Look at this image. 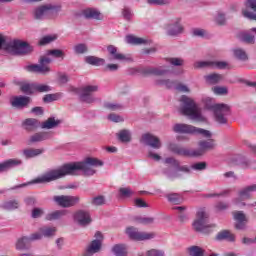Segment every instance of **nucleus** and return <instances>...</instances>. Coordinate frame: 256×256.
<instances>
[{
    "instance_id": "4c0bfd02",
    "label": "nucleus",
    "mask_w": 256,
    "mask_h": 256,
    "mask_svg": "<svg viewBox=\"0 0 256 256\" xmlns=\"http://www.w3.org/2000/svg\"><path fill=\"white\" fill-rule=\"evenodd\" d=\"M85 62L88 63V65H94L96 67H99V65H105V59L96 56H86Z\"/></svg>"
},
{
    "instance_id": "2eb2a0df",
    "label": "nucleus",
    "mask_w": 256,
    "mask_h": 256,
    "mask_svg": "<svg viewBox=\"0 0 256 256\" xmlns=\"http://www.w3.org/2000/svg\"><path fill=\"white\" fill-rule=\"evenodd\" d=\"M127 235L134 241H149L155 239V233L153 232H139L137 228L129 227L126 230Z\"/></svg>"
},
{
    "instance_id": "5fc2aeb1",
    "label": "nucleus",
    "mask_w": 256,
    "mask_h": 256,
    "mask_svg": "<svg viewBox=\"0 0 256 256\" xmlns=\"http://www.w3.org/2000/svg\"><path fill=\"white\" fill-rule=\"evenodd\" d=\"M190 169H193L194 171H205L207 169V163L206 162H197L190 166Z\"/></svg>"
},
{
    "instance_id": "c9c22d12",
    "label": "nucleus",
    "mask_w": 256,
    "mask_h": 256,
    "mask_svg": "<svg viewBox=\"0 0 256 256\" xmlns=\"http://www.w3.org/2000/svg\"><path fill=\"white\" fill-rule=\"evenodd\" d=\"M83 15L86 19H96L97 21H99V19H101L100 18L101 12H99L95 8H88V9L84 10Z\"/></svg>"
},
{
    "instance_id": "f03ea898",
    "label": "nucleus",
    "mask_w": 256,
    "mask_h": 256,
    "mask_svg": "<svg viewBox=\"0 0 256 256\" xmlns=\"http://www.w3.org/2000/svg\"><path fill=\"white\" fill-rule=\"evenodd\" d=\"M63 11L61 2H47L35 8L33 17L36 21H43L44 19H57L59 13Z\"/></svg>"
},
{
    "instance_id": "412c9836",
    "label": "nucleus",
    "mask_w": 256,
    "mask_h": 256,
    "mask_svg": "<svg viewBox=\"0 0 256 256\" xmlns=\"http://www.w3.org/2000/svg\"><path fill=\"white\" fill-rule=\"evenodd\" d=\"M109 61H131V58L119 52V49L113 45L107 47Z\"/></svg>"
},
{
    "instance_id": "680f3d73",
    "label": "nucleus",
    "mask_w": 256,
    "mask_h": 256,
    "mask_svg": "<svg viewBox=\"0 0 256 256\" xmlns=\"http://www.w3.org/2000/svg\"><path fill=\"white\" fill-rule=\"evenodd\" d=\"M109 121H112L113 123H123V117L117 115V114H110L108 115Z\"/></svg>"
},
{
    "instance_id": "ddd939ff",
    "label": "nucleus",
    "mask_w": 256,
    "mask_h": 256,
    "mask_svg": "<svg viewBox=\"0 0 256 256\" xmlns=\"http://www.w3.org/2000/svg\"><path fill=\"white\" fill-rule=\"evenodd\" d=\"M54 203L58 204L59 207H64L65 209L69 207H75L81 201L79 196H70V195H60L53 197Z\"/></svg>"
},
{
    "instance_id": "4be33fe9",
    "label": "nucleus",
    "mask_w": 256,
    "mask_h": 256,
    "mask_svg": "<svg viewBox=\"0 0 256 256\" xmlns=\"http://www.w3.org/2000/svg\"><path fill=\"white\" fill-rule=\"evenodd\" d=\"M74 221L81 227H87L91 224V214L85 210H78L74 213Z\"/></svg>"
},
{
    "instance_id": "a19ab883",
    "label": "nucleus",
    "mask_w": 256,
    "mask_h": 256,
    "mask_svg": "<svg viewBox=\"0 0 256 256\" xmlns=\"http://www.w3.org/2000/svg\"><path fill=\"white\" fill-rule=\"evenodd\" d=\"M187 252L190 256H205V249L200 246H190L187 248Z\"/></svg>"
},
{
    "instance_id": "0e129e2a",
    "label": "nucleus",
    "mask_w": 256,
    "mask_h": 256,
    "mask_svg": "<svg viewBox=\"0 0 256 256\" xmlns=\"http://www.w3.org/2000/svg\"><path fill=\"white\" fill-rule=\"evenodd\" d=\"M215 209L217 211H225V210L229 209V203H227V202H218L215 205Z\"/></svg>"
},
{
    "instance_id": "72a5a7b5",
    "label": "nucleus",
    "mask_w": 256,
    "mask_h": 256,
    "mask_svg": "<svg viewBox=\"0 0 256 256\" xmlns=\"http://www.w3.org/2000/svg\"><path fill=\"white\" fill-rule=\"evenodd\" d=\"M217 241H235V235L231 233L229 230H223L219 232L216 236Z\"/></svg>"
},
{
    "instance_id": "c85d7f7f",
    "label": "nucleus",
    "mask_w": 256,
    "mask_h": 256,
    "mask_svg": "<svg viewBox=\"0 0 256 256\" xmlns=\"http://www.w3.org/2000/svg\"><path fill=\"white\" fill-rule=\"evenodd\" d=\"M23 161L19 159H9L2 163H0V173H4V171H9V169H13V167H17L21 165Z\"/></svg>"
},
{
    "instance_id": "3c124183",
    "label": "nucleus",
    "mask_w": 256,
    "mask_h": 256,
    "mask_svg": "<svg viewBox=\"0 0 256 256\" xmlns=\"http://www.w3.org/2000/svg\"><path fill=\"white\" fill-rule=\"evenodd\" d=\"M87 51H89L87 44L80 43L74 46V53H76V55H83L87 53Z\"/></svg>"
},
{
    "instance_id": "f257e3e1",
    "label": "nucleus",
    "mask_w": 256,
    "mask_h": 256,
    "mask_svg": "<svg viewBox=\"0 0 256 256\" xmlns=\"http://www.w3.org/2000/svg\"><path fill=\"white\" fill-rule=\"evenodd\" d=\"M93 167H103V161L97 158L88 157L83 162L64 164L58 169L50 170L28 183L16 185L9 190L15 191V189H23V187H27V185L51 183V181H57V179H61L67 175H77V171H82L84 175L91 177V175L97 173Z\"/></svg>"
},
{
    "instance_id": "603ef678",
    "label": "nucleus",
    "mask_w": 256,
    "mask_h": 256,
    "mask_svg": "<svg viewBox=\"0 0 256 256\" xmlns=\"http://www.w3.org/2000/svg\"><path fill=\"white\" fill-rule=\"evenodd\" d=\"M105 109H109V111H121L123 109V105L119 103L106 102L104 103Z\"/></svg>"
},
{
    "instance_id": "774afa93",
    "label": "nucleus",
    "mask_w": 256,
    "mask_h": 256,
    "mask_svg": "<svg viewBox=\"0 0 256 256\" xmlns=\"http://www.w3.org/2000/svg\"><path fill=\"white\" fill-rule=\"evenodd\" d=\"M147 256H165V252L157 249H152L147 252Z\"/></svg>"
},
{
    "instance_id": "052dcab7",
    "label": "nucleus",
    "mask_w": 256,
    "mask_h": 256,
    "mask_svg": "<svg viewBox=\"0 0 256 256\" xmlns=\"http://www.w3.org/2000/svg\"><path fill=\"white\" fill-rule=\"evenodd\" d=\"M122 15L126 21H131V19H133V12H131V9L129 8H124L122 10Z\"/></svg>"
},
{
    "instance_id": "473e14b6",
    "label": "nucleus",
    "mask_w": 256,
    "mask_h": 256,
    "mask_svg": "<svg viewBox=\"0 0 256 256\" xmlns=\"http://www.w3.org/2000/svg\"><path fill=\"white\" fill-rule=\"evenodd\" d=\"M65 215H67V210H56L54 212L48 213L45 219L46 221H57L58 219L65 217Z\"/></svg>"
},
{
    "instance_id": "ea45409f",
    "label": "nucleus",
    "mask_w": 256,
    "mask_h": 256,
    "mask_svg": "<svg viewBox=\"0 0 256 256\" xmlns=\"http://www.w3.org/2000/svg\"><path fill=\"white\" fill-rule=\"evenodd\" d=\"M29 243H31V240H29V237L24 236L22 238H19L16 243V249H18L19 251L29 249Z\"/></svg>"
},
{
    "instance_id": "39448f33",
    "label": "nucleus",
    "mask_w": 256,
    "mask_h": 256,
    "mask_svg": "<svg viewBox=\"0 0 256 256\" xmlns=\"http://www.w3.org/2000/svg\"><path fill=\"white\" fill-rule=\"evenodd\" d=\"M193 229L198 233L209 235L213 233L215 224H209V212L205 208H200L196 213V219L193 222Z\"/></svg>"
},
{
    "instance_id": "393cba45",
    "label": "nucleus",
    "mask_w": 256,
    "mask_h": 256,
    "mask_svg": "<svg viewBox=\"0 0 256 256\" xmlns=\"http://www.w3.org/2000/svg\"><path fill=\"white\" fill-rule=\"evenodd\" d=\"M252 33H256V28H251L248 31L240 32L238 34V38L243 43H247L248 45H255V35Z\"/></svg>"
},
{
    "instance_id": "e433bc0d",
    "label": "nucleus",
    "mask_w": 256,
    "mask_h": 256,
    "mask_svg": "<svg viewBox=\"0 0 256 256\" xmlns=\"http://www.w3.org/2000/svg\"><path fill=\"white\" fill-rule=\"evenodd\" d=\"M233 54L235 59H238V61H242V62H246L249 61V55L247 54V52L245 50H243L242 48H236L233 50Z\"/></svg>"
},
{
    "instance_id": "f8f14e48",
    "label": "nucleus",
    "mask_w": 256,
    "mask_h": 256,
    "mask_svg": "<svg viewBox=\"0 0 256 256\" xmlns=\"http://www.w3.org/2000/svg\"><path fill=\"white\" fill-rule=\"evenodd\" d=\"M99 91V86L97 85H87L80 89V99L83 103H95L97 98L93 95V93H97Z\"/></svg>"
},
{
    "instance_id": "864d4df0",
    "label": "nucleus",
    "mask_w": 256,
    "mask_h": 256,
    "mask_svg": "<svg viewBox=\"0 0 256 256\" xmlns=\"http://www.w3.org/2000/svg\"><path fill=\"white\" fill-rule=\"evenodd\" d=\"M49 91H51V86L35 83V93H49Z\"/></svg>"
},
{
    "instance_id": "6e6d98bb",
    "label": "nucleus",
    "mask_w": 256,
    "mask_h": 256,
    "mask_svg": "<svg viewBox=\"0 0 256 256\" xmlns=\"http://www.w3.org/2000/svg\"><path fill=\"white\" fill-rule=\"evenodd\" d=\"M168 63L174 67H182V65L185 63V60H183V58H169Z\"/></svg>"
},
{
    "instance_id": "423d86ee",
    "label": "nucleus",
    "mask_w": 256,
    "mask_h": 256,
    "mask_svg": "<svg viewBox=\"0 0 256 256\" xmlns=\"http://www.w3.org/2000/svg\"><path fill=\"white\" fill-rule=\"evenodd\" d=\"M172 131H174V133H179L180 135H202V137H206V139H211L212 135L209 130L197 128L185 123L174 124Z\"/></svg>"
},
{
    "instance_id": "9d476101",
    "label": "nucleus",
    "mask_w": 256,
    "mask_h": 256,
    "mask_svg": "<svg viewBox=\"0 0 256 256\" xmlns=\"http://www.w3.org/2000/svg\"><path fill=\"white\" fill-rule=\"evenodd\" d=\"M214 117L220 125H225L227 123L228 115H231V106L227 104H216L213 106Z\"/></svg>"
},
{
    "instance_id": "1a4fd4ad",
    "label": "nucleus",
    "mask_w": 256,
    "mask_h": 256,
    "mask_svg": "<svg viewBox=\"0 0 256 256\" xmlns=\"http://www.w3.org/2000/svg\"><path fill=\"white\" fill-rule=\"evenodd\" d=\"M51 58L49 56H42L40 57L39 63L40 64H32L25 66V71H28V73H40V75H47L51 71V68L49 67L51 63Z\"/></svg>"
},
{
    "instance_id": "13d9d810",
    "label": "nucleus",
    "mask_w": 256,
    "mask_h": 256,
    "mask_svg": "<svg viewBox=\"0 0 256 256\" xmlns=\"http://www.w3.org/2000/svg\"><path fill=\"white\" fill-rule=\"evenodd\" d=\"M28 239L30 240V243H31V241H39V240L43 239V234L41 233V228L39 229L38 232L31 234L28 237Z\"/></svg>"
},
{
    "instance_id": "09e8293b",
    "label": "nucleus",
    "mask_w": 256,
    "mask_h": 256,
    "mask_svg": "<svg viewBox=\"0 0 256 256\" xmlns=\"http://www.w3.org/2000/svg\"><path fill=\"white\" fill-rule=\"evenodd\" d=\"M56 232L57 228L55 227L44 226L40 228V233L42 234V237H53V235H55Z\"/></svg>"
},
{
    "instance_id": "a18cd8bd",
    "label": "nucleus",
    "mask_w": 256,
    "mask_h": 256,
    "mask_svg": "<svg viewBox=\"0 0 256 256\" xmlns=\"http://www.w3.org/2000/svg\"><path fill=\"white\" fill-rule=\"evenodd\" d=\"M205 80L207 83H210L211 85H216V83H220L223 81V75L221 74H210L205 76Z\"/></svg>"
},
{
    "instance_id": "20e7f679",
    "label": "nucleus",
    "mask_w": 256,
    "mask_h": 256,
    "mask_svg": "<svg viewBox=\"0 0 256 256\" xmlns=\"http://www.w3.org/2000/svg\"><path fill=\"white\" fill-rule=\"evenodd\" d=\"M1 48L12 55H28V53L33 51V48L27 42L14 40L13 42L7 43L2 36H0V49Z\"/></svg>"
},
{
    "instance_id": "69168bd1",
    "label": "nucleus",
    "mask_w": 256,
    "mask_h": 256,
    "mask_svg": "<svg viewBox=\"0 0 256 256\" xmlns=\"http://www.w3.org/2000/svg\"><path fill=\"white\" fill-rule=\"evenodd\" d=\"M170 0H147L148 5H167Z\"/></svg>"
},
{
    "instance_id": "49530a36",
    "label": "nucleus",
    "mask_w": 256,
    "mask_h": 256,
    "mask_svg": "<svg viewBox=\"0 0 256 256\" xmlns=\"http://www.w3.org/2000/svg\"><path fill=\"white\" fill-rule=\"evenodd\" d=\"M157 85H164L167 89H176L177 81L171 79H160L156 81Z\"/></svg>"
},
{
    "instance_id": "dca6fc26",
    "label": "nucleus",
    "mask_w": 256,
    "mask_h": 256,
    "mask_svg": "<svg viewBox=\"0 0 256 256\" xmlns=\"http://www.w3.org/2000/svg\"><path fill=\"white\" fill-rule=\"evenodd\" d=\"M229 64L225 61H198L194 63L195 69H227Z\"/></svg>"
},
{
    "instance_id": "f3484780",
    "label": "nucleus",
    "mask_w": 256,
    "mask_h": 256,
    "mask_svg": "<svg viewBox=\"0 0 256 256\" xmlns=\"http://www.w3.org/2000/svg\"><path fill=\"white\" fill-rule=\"evenodd\" d=\"M170 151L175 153L176 155H180V157H199L201 155L200 151H196L195 149H189L185 147H181L176 144H171L169 146Z\"/></svg>"
},
{
    "instance_id": "2f4dec72",
    "label": "nucleus",
    "mask_w": 256,
    "mask_h": 256,
    "mask_svg": "<svg viewBox=\"0 0 256 256\" xmlns=\"http://www.w3.org/2000/svg\"><path fill=\"white\" fill-rule=\"evenodd\" d=\"M60 124L61 120H55L54 117H50L40 124V127L41 129H55V127H59Z\"/></svg>"
},
{
    "instance_id": "79ce46f5",
    "label": "nucleus",
    "mask_w": 256,
    "mask_h": 256,
    "mask_svg": "<svg viewBox=\"0 0 256 256\" xmlns=\"http://www.w3.org/2000/svg\"><path fill=\"white\" fill-rule=\"evenodd\" d=\"M214 21L216 25H219L220 27H225V25H227V16L225 12H217L216 16L214 17Z\"/></svg>"
},
{
    "instance_id": "e2e57ef3",
    "label": "nucleus",
    "mask_w": 256,
    "mask_h": 256,
    "mask_svg": "<svg viewBox=\"0 0 256 256\" xmlns=\"http://www.w3.org/2000/svg\"><path fill=\"white\" fill-rule=\"evenodd\" d=\"M213 92L215 93V95H227V88L216 86L213 88Z\"/></svg>"
},
{
    "instance_id": "c756f323",
    "label": "nucleus",
    "mask_w": 256,
    "mask_h": 256,
    "mask_svg": "<svg viewBox=\"0 0 256 256\" xmlns=\"http://www.w3.org/2000/svg\"><path fill=\"white\" fill-rule=\"evenodd\" d=\"M19 207L20 204L17 199L6 200L0 204V209H2V211H15L16 209H19Z\"/></svg>"
},
{
    "instance_id": "7ed1b4c3",
    "label": "nucleus",
    "mask_w": 256,
    "mask_h": 256,
    "mask_svg": "<svg viewBox=\"0 0 256 256\" xmlns=\"http://www.w3.org/2000/svg\"><path fill=\"white\" fill-rule=\"evenodd\" d=\"M180 113L189 117L193 121H205V117L201 114V108L195 103V100L189 96L183 95L180 98Z\"/></svg>"
},
{
    "instance_id": "4d7b16f0",
    "label": "nucleus",
    "mask_w": 256,
    "mask_h": 256,
    "mask_svg": "<svg viewBox=\"0 0 256 256\" xmlns=\"http://www.w3.org/2000/svg\"><path fill=\"white\" fill-rule=\"evenodd\" d=\"M56 37L55 36H44L40 39L39 45H49V43H53L55 41Z\"/></svg>"
},
{
    "instance_id": "6ab92c4d",
    "label": "nucleus",
    "mask_w": 256,
    "mask_h": 256,
    "mask_svg": "<svg viewBox=\"0 0 256 256\" xmlns=\"http://www.w3.org/2000/svg\"><path fill=\"white\" fill-rule=\"evenodd\" d=\"M140 143H143L144 145H148V147H152V149H161L162 144L159 137L146 133L143 134Z\"/></svg>"
},
{
    "instance_id": "c03bdc74",
    "label": "nucleus",
    "mask_w": 256,
    "mask_h": 256,
    "mask_svg": "<svg viewBox=\"0 0 256 256\" xmlns=\"http://www.w3.org/2000/svg\"><path fill=\"white\" fill-rule=\"evenodd\" d=\"M166 197L169 203H172V205H181V203H183V197L180 196V194L171 193L168 194Z\"/></svg>"
},
{
    "instance_id": "aec40b11",
    "label": "nucleus",
    "mask_w": 256,
    "mask_h": 256,
    "mask_svg": "<svg viewBox=\"0 0 256 256\" xmlns=\"http://www.w3.org/2000/svg\"><path fill=\"white\" fill-rule=\"evenodd\" d=\"M166 33L170 37H177L183 33V25H181V18H176L174 21L169 23L166 27Z\"/></svg>"
},
{
    "instance_id": "0eeeda50",
    "label": "nucleus",
    "mask_w": 256,
    "mask_h": 256,
    "mask_svg": "<svg viewBox=\"0 0 256 256\" xmlns=\"http://www.w3.org/2000/svg\"><path fill=\"white\" fill-rule=\"evenodd\" d=\"M165 163L167 165H171V168H168L164 171L165 175L168 177V179H177L178 177H181V172L182 173H191V166H181V163L179 160L169 157L165 159Z\"/></svg>"
},
{
    "instance_id": "f704fd0d",
    "label": "nucleus",
    "mask_w": 256,
    "mask_h": 256,
    "mask_svg": "<svg viewBox=\"0 0 256 256\" xmlns=\"http://www.w3.org/2000/svg\"><path fill=\"white\" fill-rule=\"evenodd\" d=\"M126 43L129 45H147L149 41L147 39L139 38L137 36L128 35L126 36Z\"/></svg>"
},
{
    "instance_id": "4468645a",
    "label": "nucleus",
    "mask_w": 256,
    "mask_h": 256,
    "mask_svg": "<svg viewBox=\"0 0 256 256\" xmlns=\"http://www.w3.org/2000/svg\"><path fill=\"white\" fill-rule=\"evenodd\" d=\"M95 240H93L86 248L83 256H93L95 253L101 251V246L103 245V234L101 232L95 233Z\"/></svg>"
},
{
    "instance_id": "9b49d317",
    "label": "nucleus",
    "mask_w": 256,
    "mask_h": 256,
    "mask_svg": "<svg viewBox=\"0 0 256 256\" xmlns=\"http://www.w3.org/2000/svg\"><path fill=\"white\" fill-rule=\"evenodd\" d=\"M256 191V184L245 186L238 191V198L233 200L234 205H239L240 207H245L247 203L242 202L246 199H251L253 193Z\"/></svg>"
},
{
    "instance_id": "6e6552de",
    "label": "nucleus",
    "mask_w": 256,
    "mask_h": 256,
    "mask_svg": "<svg viewBox=\"0 0 256 256\" xmlns=\"http://www.w3.org/2000/svg\"><path fill=\"white\" fill-rule=\"evenodd\" d=\"M132 75H156V76H163L169 75L171 70L167 66H159V67H138L131 69Z\"/></svg>"
},
{
    "instance_id": "8fccbe9b",
    "label": "nucleus",
    "mask_w": 256,
    "mask_h": 256,
    "mask_svg": "<svg viewBox=\"0 0 256 256\" xmlns=\"http://www.w3.org/2000/svg\"><path fill=\"white\" fill-rule=\"evenodd\" d=\"M47 55H51L55 59H65V52L60 49L48 50Z\"/></svg>"
},
{
    "instance_id": "cd10ccee",
    "label": "nucleus",
    "mask_w": 256,
    "mask_h": 256,
    "mask_svg": "<svg viewBox=\"0 0 256 256\" xmlns=\"http://www.w3.org/2000/svg\"><path fill=\"white\" fill-rule=\"evenodd\" d=\"M47 139H51V133L37 132L29 137L27 143L33 145V143H41L42 141H47Z\"/></svg>"
},
{
    "instance_id": "bf43d9fd",
    "label": "nucleus",
    "mask_w": 256,
    "mask_h": 256,
    "mask_svg": "<svg viewBox=\"0 0 256 256\" xmlns=\"http://www.w3.org/2000/svg\"><path fill=\"white\" fill-rule=\"evenodd\" d=\"M91 203L95 206L105 205V197L103 196L94 197L92 198Z\"/></svg>"
},
{
    "instance_id": "338daca9",
    "label": "nucleus",
    "mask_w": 256,
    "mask_h": 256,
    "mask_svg": "<svg viewBox=\"0 0 256 256\" xmlns=\"http://www.w3.org/2000/svg\"><path fill=\"white\" fill-rule=\"evenodd\" d=\"M119 193L121 197H131L133 195V191L130 188H120Z\"/></svg>"
},
{
    "instance_id": "7c9ffc66",
    "label": "nucleus",
    "mask_w": 256,
    "mask_h": 256,
    "mask_svg": "<svg viewBox=\"0 0 256 256\" xmlns=\"http://www.w3.org/2000/svg\"><path fill=\"white\" fill-rule=\"evenodd\" d=\"M43 153H45V149L43 148H27L23 150L25 159H33V157H39V155H43Z\"/></svg>"
},
{
    "instance_id": "5701e85b",
    "label": "nucleus",
    "mask_w": 256,
    "mask_h": 256,
    "mask_svg": "<svg viewBox=\"0 0 256 256\" xmlns=\"http://www.w3.org/2000/svg\"><path fill=\"white\" fill-rule=\"evenodd\" d=\"M233 215L236 221L235 228L239 231H245V229H247V223H249V219L245 213H243V211H236Z\"/></svg>"
},
{
    "instance_id": "bb28decb",
    "label": "nucleus",
    "mask_w": 256,
    "mask_h": 256,
    "mask_svg": "<svg viewBox=\"0 0 256 256\" xmlns=\"http://www.w3.org/2000/svg\"><path fill=\"white\" fill-rule=\"evenodd\" d=\"M199 148L195 149L196 151H200L199 157L205 155V151H211L214 147H216L215 140L208 139V140H201L198 143Z\"/></svg>"
},
{
    "instance_id": "de8ad7c7",
    "label": "nucleus",
    "mask_w": 256,
    "mask_h": 256,
    "mask_svg": "<svg viewBox=\"0 0 256 256\" xmlns=\"http://www.w3.org/2000/svg\"><path fill=\"white\" fill-rule=\"evenodd\" d=\"M20 89L25 95H33V93H35V83H24L21 85Z\"/></svg>"
},
{
    "instance_id": "a211bd4d",
    "label": "nucleus",
    "mask_w": 256,
    "mask_h": 256,
    "mask_svg": "<svg viewBox=\"0 0 256 256\" xmlns=\"http://www.w3.org/2000/svg\"><path fill=\"white\" fill-rule=\"evenodd\" d=\"M242 15L249 21H256V0H245Z\"/></svg>"
},
{
    "instance_id": "a878e982",
    "label": "nucleus",
    "mask_w": 256,
    "mask_h": 256,
    "mask_svg": "<svg viewBox=\"0 0 256 256\" xmlns=\"http://www.w3.org/2000/svg\"><path fill=\"white\" fill-rule=\"evenodd\" d=\"M31 103V97L29 96H16L11 100V105L16 109H24Z\"/></svg>"
},
{
    "instance_id": "b1692460",
    "label": "nucleus",
    "mask_w": 256,
    "mask_h": 256,
    "mask_svg": "<svg viewBox=\"0 0 256 256\" xmlns=\"http://www.w3.org/2000/svg\"><path fill=\"white\" fill-rule=\"evenodd\" d=\"M22 127L28 133H33V131H37L41 127V122L35 118H27L22 122Z\"/></svg>"
},
{
    "instance_id": "58836bf2",
    "label": "nucleus",
    "mask_w": 256,
    "mask_h": 256,
    "mask_svg": "<svg viewBox=\"0 0 256 256\" xmlns=\"http://www.w3.org/2000/svg\"><path fill=\"white\" fill-rule=\"evenodd\" d=\"M117 137L121 143H131V132L130 130L123 129L117 134Z\"/></svg>"
},
{
    "instance_id": "37998d69",
    "label": "nucleus",
    "mask_w": 256,
    "mask_h": 256,
    "mask_svg": "<svg viewBox=\"0 0 256 256\" xmlns=\"http://www.w3.org/2000/svg\"><path fill=\"white\" fill-rule=\"evenodd\" d=\"M112 251L116 256H127V247L124 244L114 245Z\"/></svg>"
}]
</instances>
